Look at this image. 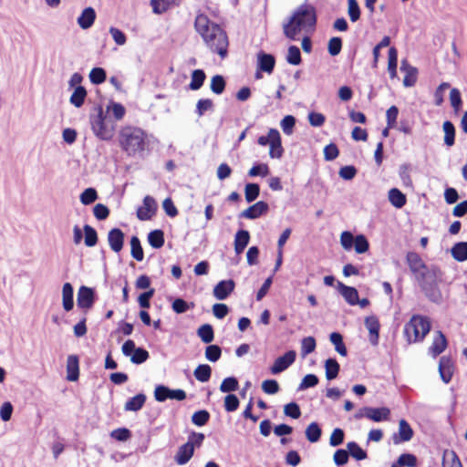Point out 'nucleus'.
<instances>
[{"instance_id":"f257e3e1","label":"nucleus","mask_w":467,"mask_h":467,"mask_svg":"<svg viewBox=\"0 0 467 467\" xmlns=\"http://www.w3.org/2000/svg\"><path fill=\"white\" fill-rule=\"evenodd\" d=\"M406 263L425 296L433 303H440L442 297L439 288L442 276L440 267L434 265L428 266L416 252L407 253Z\"/></svg>"},{"instance_id":"f03ea898","label":"nucleus","mask_w":467,"mask_h":467,"mask_svg":"<svg viewBox=\"0 0 467 467\" xmlns=\"http://www.w3.org/2000/svg\"><path fill=\"white\" fill-rule=\"evenodd\" d=\"M194 27L212 52L217 53L222 58L227 56L228 37L219 25L211 22L206 15L200 14L195 18Z\"/></svg>"},{"instance_id":"7ed1b4c3","label":"nucleus","mask_w":467,"mask_h":467,"mask_svg":"<svg viewBox=\"0 0 467 467\" xmlns=\"http://www.w3.org/2000/svg\"><path fill=\"white\" fill-rule=\"evenodd\" d=\"M316 24V8L310 4H303L294 11L287 22L284 23V35L290 40H296L303 28L314 27Z\"/></svg>"},{"instance_id":"20e7f679","label":"nucleus","mask_w":467,"mask_h":467,"mask_svg":"<svg viewBox=\"0 0 467 467\" xmlns=\"http://www.w3.org/2000/svg\"><path fill=\"white\" fill-rule=\"evenodd\" d=\"M119 142L128 156H141L148 145L147 134L140 128L127 126L120 130Z\"/></svg>"},{"instance_id":"39448f33","label":"nucleus","mask_w":467,"mask_h":467,"mask_svg":"<svg viewBox=\"0 0 467 467\" xmlns=\"http://www.w3.org/2000/svg\"><path fill=\"white\" fill-rule=\"evenodd\" d=\"M431 330L429 317L421 315H413L404 326V335L410 343L421 342Z\"/></svg>"},{"instance_id":"423d86ee","label":"nucleus","mask_w":467,"mask_h":467,"mask_svg":"<svg viewBox=\"0 0 467 467\" xmlns=\"http://www.w3.org/2000/svg\"><path fill=\"white\" fill-rule=\"evenodd\" d=\"M96 113L90 114L89 122L95 136L101 140H110L114 135V126L110 124L101 106L95 108Z\"/></svg>"},{"instance_id":"0eeeda50","label":"nucleus","mask_w":467,"mask_h":467,"mask_svg":"<svg viewBox=\"0 0 467 467\" xmlns=\"http://www.w3.org/2000/svg\"><path fill=\"white\" fill-rule=\"evenodd\" d=\"M121 351L124 356L130 357V362L136 365L146 362L150 358L149 351L143 348H136L135 342L131 339L123 343Z\"/></svg>"},{"instance_id":"6e6552de","label":"nucleus","mask_w":467,"mask_h":467,"mask_svg":"<svg viewBox=\"0 0 467 467\" xmlns=\"http://www.w3.org/2000/svg\"><path fill=\"white\" fill-rule=\"evenodd\" d=\"M154 398L159 402H163L168 399L183 400L186 399V392L183 389H171L165 385H158L154 389Z\"/></svg>"},{"instance_id":"1a4fd4ad","label":"nucleus","mask_w":467,"mask_h":467,"mask_svg":"<svg viewBox=\"0 0 467 467\" xmlns=\"http://www.w3.org/2000/svg\"><path fill=\"white\" fill-rule=\"evenodd\" d=\"M296 353L295 350H288L283 356L278 357L270 368L273 375H277L287 369L296 360Z\"/></svg>"},{"instance_id":"9d476101","label":"nucleus","mask_w":467,"mask_h":467,"mask_svg":"<svg viewBox=\"0 0 467 467\" xmlns=\"http://www.w3.org/2000/svg\"><path fill=\"white\" fill-rule=\"evenodd\" d=\"M96 300V294L93 288L81 285L78 291L77 305L82 309H90Z\"/></svg>"},{"instance_id":"9b49d317","label":"nucleus","mask_w":467,"mask_h":467,"mask_svg":"<svg viewBox=\"0 0 467 467\" xmlns=\"http://www.w3.org/2000/svg\"><path fill=\"white\" fill-rule=\"evenodd\" d=\"M414 431L408 421L404 419L399 421V431L392 435V441L398 445L410 441L413 437Z\"/></svg>"},{"instance_id":"f8f14e48","label":"nucleus","mask_w":467,"mask_h":467,"mask_svg":"<svg viewBox=\"0 0 467 467\" xmlns=\"http://www.w3.org/2000/svg\"><path fill=\"white\" fill-rule=\"evenodd\" d=\"M269 210V205L267 202L264 201H259L254 204L249 206L247 209L244 210L240 214V218H246L250 220H254L261 215L266 213Z\"/></svg>"},{"instance_id":"ddd939ff","label":"nucleus","mask_w":467,"mask_h":467,"mask_svg":"<svg viewBox=\"0 0 467 467\" xmlns=\"http://www.w3.org/2000/svg\"><path fill=\"white\" fill-rule=\"evenodd\" d=\"M365 327L368 330V340L372 346H378L380 324L379 318L372 315L365 318Z\"/></svg>"},{"instance_id":"4468645a","label":"nucleus","mask_w":467,"mask_h":467,"mask_svg":"<svg viewBox=\"0 0 467 467\" xmlns=\"http://www.w3.org/2000/svg\"><path fill=\"white\" fill-rule=\"evenodd\" d=\"M235 283L233 279L222 280L213 287V296L218 300H225L234 290Z\"/></svg>"},{"instance_id":"2eb2a0df","label":"nucleus","mask_w":467,"mask_h":467,"mask_svg":"<svg viewBox=\"0 0 467 467\" xmlns=\"http://www.w3.org/2000/svg\"><path fill=\"white\" fill-rule=\"evenodd\" d=\"M157 204L151 196H145L143 199V207H140L137 211V217L141 221L150 220L155 213Z\"/></svg>"},{"instance_id":"dca6fc26","label":"nucleus","mask_w":467,"mask_h":467,"mask_svg":"<svg viewBox=\"0 0 467 467\" xmlns=\"http://www.w3.org/2000/svg\"><path fill=\"white\" fill-rule=\"evenodd\" d=\"M447 345L448 342L445 335L439 330L436 332V336L434 337L433 341L428 349V353L432 358H437L446 349Z\"/></svg>"},{"instance_id":"f3484780","label":"nucleus","mask_w":467,"mask_h":467,"mask_svg":"<svg viewBox=\"0 0 467 467\" xmlns=\"http://www.w3.org/2000/svg\"><path fill=\"white\" fill-rule=\"evenodd\" d=\"M125 234L119 228H113L108 234V243L110 249L119 253L121 251L124 244Z\"/></svg>"},{"instance_id":"a211bd4d","label":"nucleus","mask_w":467,"mask_h":467,"mask_svg":"<svg viewBox=\"0 0 467 467\" xmlns=\"http://www.w3.org/2000/svg\"><path fill=\"white\" fill-rule=\"evenodd\" d=\"M364 415L366 418L376 421H383L387 420L389 417L390 410L386 407L381 408H371V407H364L363 408Z\"/></svg>"},{"instance_id":"6ab92c4d","label":"nucleus","mask_w":467,"mask_h":467,"mask_svg":"<svg viewBox=\"0 0 467 467\" xmlns=\"http://www.w3.org/2000/svg\"><path fill=\"white\" fill-rule=\"evenodd\" d=\"M275 66V58L273 55L260 51L257 54V68L260 71L271 74Z\"/></svg>"},{"instance_id":"aec40b11","label":"nucleus","mask_w":467,"mask_h":467,"mask_svg":"<svg viewBox=\"0 0 467 467\" xmlns=\"http://www.w3.org/2000/svg\"><path fill=\"white\" fill-rule=\"evenodd\" d=\"M439 373L441 380L444 383H449L451 380L453 374V362L451 358L443 356L439 362Z\"/></svg>"},{"instance_id":"412c9836","label":"nucleus","mask_w":467,"mask_h":467,"mask_svg":"<svg viewBox=\"0 0 467 467\" xmlns=\"http://www.w3.org/2000/svg\"><path fill=\"white\" fill-rule=\"evenodd\" d=\"M400 70L405 72L403 85L407 88L414 86L417 81V68L410 66L407 59H402L400 63Z\"/></svg>"},{"instance_id":"4be33fe9","label":"nucleus","mask_w":467,"mask_h":467,"mask_svg":"<svg viewBox=\"0 0 467 467\" xmlns=\"http://www.w3.org/2000/svg\"><path fill=\"white\" fill-rule=\"evenodd\" d=\"M337 288L340 295L350 306L357 305V302H358V292L355 287L348 286L338 281Z\"/></svg>"},{"instance_id":"5701e85b","label":"nucleus","mask_w":467,"mask_h":467,"mask_svg":"<svg viewBox=\"0 0 467 467\" xmlns=\"http://www.w3.org/2000/svg\"><path fill=\"white\" fill-rule=\"evenodd\" d=\"M271 142L269 155L273 159H279L283 155L280 133L275 129H271Z\"/></svg>"},{"instance_id":"b1692460","label":"nucleus","mask_w":467,"mask_h":467,"mask_svg":"<svg viewBox=\"0 0 467 467\" xmlns=\"http://www.w3.org/2000/svg\"><path fill=\"white\" fill-rule=\"evenodd\" d=\"M96 19V12L93 7H86L78 17V24L82 29L90 28Z\"/></svg>"},{"instance_id":"393cba45","label":"nucleus","mask_w":467,"mask_h":467,"mask_svg":"<svg viewBox=\"0 0 467 467\" xmlns=\"http://www.w3.org/2000/svg\"><path fill=\"white\" fill-rule=\"evenodd\" d=\"M62 306L68 312L74 307V289L70 283H65L62 287Z\"/></svg>"},{"instance_id":"a878e982","label":"nucleus","mask_w":467,"mask_h":467,"mask_svg":"<svg viewBox=\"0 0 467 467\" xmlns=\"http://www.w3.org/2000/svg\"><path fill=\"white\" fill-rule=\"evenodd\" d=\"M193 453L194 450L192 449V445L190 443H184L179 447L175 455V462L180 465H183L192 459Z\"/></svg>"},{"instance_id":"bb28decb","label":"nucleus","mask_w":467,"mask_h":467,"mask_svg":"<svg viewBox=\"0 0 467 467\" xmlns=\"http://www.w3.org/2000/svg\"><path fill=\"white\" fill-rule=\"evenodd\" d=\"M67 379L76 381L79 376L78 358L76 355H70L67 359Z\"/></svg>"},{"instance_id":"cd10ccee","label":"nucleus","mask_w":467,"mask_h":467,"mask_svg":"<svg viewBox=\"0 0 467 467\" xmlns=\"http://www.w3.org/2000/svg\"><path fill=\"white\" fill-rule=\"evenodd\" d=\"M147 397L144 393H138L134 397L130 398L125 405V411H139L145 404Z\"/></svg>"},{"instance_id":"c85d7f7f","label":"nucleus","mask_w":467,"mask_h":467,"mask_svg":"<svg viewBox=\"0 0 467 467\" xmlns=\"http://www.w3.org/2000/svg\"><path fill=\"white\" fill-rule=\"evenodd\" d=\"M181 0H150V5L154 14L161 15L171 6L179 5Z\"/></svg>"},{"instance_id":"c756f323","label":"nucleus","mask_w":467,"mask_h":467,"mask_svg":"<svg viewBox=\"0 0 467 467\" xmlns=\"http://www.w3.org/2000/svg\"><path fill=\"white\" fill-rule=\"evenodd\" d=\"M250 240V234L247 230L237 231L234 237V250L237 254L244 252Z\"/></svg>"},{"instance_id":"7c9ffc66","label":"nucleus","mask_w":467,"mask_h":467,"mask_svg":"<svg viewBox=\"0 0 467 467\" xmlns=\"http://www.w3.org/2000/svg\"><path fill=\"white\" fill-rule=\"evenodd\" d=\"M389 201L395 208L400 209L406 204L407 197L398 188H392L389 191Z\"/></svg>"},{"instance_id":"2f4dec72","label":"nucleus","mask_w":467,"mask_h":467,"mask_svg":"<svg viewBox=\"0 0 467 467\" xmlns=\"http://www.w3.org/2000/svg\"><path fill=\"white\" fill-rule=\"evenodd\" d=\"M451 254L457 262L467 260V242H458L451 248Z\"/></svg>"},{"instance_id":"473e14b6","label":"nucleus","mask_w":467,"mask_h":467,"mask_svg":"<svg viewBox=\"0 0 467 467\" xmlns=\"http://www.w3.org/2000/svg\"><path fill=\"white\" fill-rule=\"evenodd\" d=\"M442 467H462V464L454 451L444 450L442 453Z\"/></svg>"},{"instance_id":"72a5a7b5","label":"nucleus","mask_w":467,"mask_h":467,"mask_svg":"<svg viewBox=\"0 0 467 467\" xmlns=\"http://www.w3.org/2000/svg\"><path fill=\"white\" fill-rule=\"evenodd\" d=\"M206 79V74L202 69H194L191 74V82L189 88L191 90H199Z\"/></svg>"},{"instance_id":"f704fd0d","label":"nucleus","mask_w":467,"mask_h":467,"mask_svg":"<svg viewBox=\"0 0 467 467\" xmlns=\"http://www.w3.org/2000/svg\"><path fill=\"white\" fill-rule=\"evenodd\" d=\"M148 242L154 249L161 248L165 242L163 231L160 229L150 231L148 234Z\"/></svg>"},{"instance_id":"c9c22d12","label":"nucleus","mask_w":467,"mask_h":467,"mask_svg":"<svg viewBox=\"0 0 467 467\" xmlns=\"http://www.w3.org/2000/svg\"><path fill=\"white\" fill-rule=\"evenodd\" d=\"M326 378L327 380L335 379L340 370V366L335 358H327L325 362Z\"/></svg>"},{"instance_id":"e433bc0d","label":"nucleus","mask_w":467,"mask_h":467,"mask_svg":"<svg viewBox=\"0 0 467 467\" xmlns=\"http://www.w3.org/2000/svg\"><path fill=\"white\" fill-rule=\"evenodd\" d=\"M444 131V143L448 147H451L455 143V127L450 120H446L442 125Z\"/></svg>"},{"instance_id":"4c0bfd02","label":"nucleus","mask_w":467,"mask_h":467,"mask_svg":"<svg viewBox=\"0 0 467 467\" xmlns=\"http://www.w3.org/2000/svg\"><path fill=\"white\" fill-rule=\"evenodd\" d=\"M195 379L200 382H207L211 379L212 368L208 364L198 365L193 371Z\"/></svg>"},{"instance_id":"58836bf2","label":"nucleus","mask_w":467,"mask_h":467,"mask_svg":"<svg viewBox=\"0 0 467 467\" xmlns=\"http://www.w3.org/2000/svg\"><path fill=\"white\" fill-rule=\"evenodd\" d=\"M197 335L203 343H211L214 339L213 326L210 324L202 325L197 330Z\"/></svg>"},{"instance_id":"ea45409f","label":"nucleus","mask_w":467,"mask_h":467,"mask_svg":"<svg viewBox=\"0 0 467 467\" xmlns=\"http://www.w3.org/2000/svg\"><path fill=\"white\" fill-rule=\"evenodd\" d=\"M87 97V90L83 86H78L70 97V103L79 108L84 104Z\"/></svg>"},{"instance_id":"a19ab883","label":"nucleus","mask_w":467,"mask_h":467,"mask_svg":"<svg viewBox=\"0 0 467 467\" xmlns=\"http://www.w3.org/2000/svg\"><path fill=\"white\" fill-rule=\"evenodd\" d=\"M322 430L318 423L311 422L306 430V437L308 441L314 443L320 440Z\"/></svg>"},{"instance_id":"79ce46f5","label":"nucleus","mask_w":467,"mask_h":467,"mask_svg":"<svg viewBox=\"0 0 467 467\" xmlns=\"http://www.w3.org/2000/svg\"><path fill=\"white\" fill-rule=\"evenodd\" d=\"M347 448L349 455L357 461H362L368 457L367 452L356 441H349Z\"/></svg>"},{"instance_id":"37998d69","label":"nucleus","mask_w":467,"mask_h":467,"mask_svg":"<svg viewBox=\"0 0 467 467\" xmlns=\"http://www.w3.org/2000/svg\"><path fill=\"white\" fill-rule=\"evenodd\" d=\"M330 341L335 346L336 351L341 356L345 357L348 354L347 348L343 342V337L338 332H333L330 334Z\"/></svg>"},{"instance_id":"c03bdc74","label":"nucleus","mask_w":467,"mask_h":467,"mask_svg":"<svg viewBox=\"0 0 467 467\" xmlns=\"http://www.w3.org/2000/svg\"><path fill=\"white\" fill-rule=\"evenodd\" d=\"M397 67H398V52L395 47H390L389 49V62H388V71L391 78H394L397 76Z\"/></svg>"},{"instance_id":"a18cd8bd","label":"nucleus","mask_w":467,"mask_h":467,"mask_svg":"<svg viewBox=\"0 0 467 467\" xmlns=\"http://www.w3.org/2000/svg\"><path fill=\"white\" fill-rule=\"evenodd\" d=\"M225 87L226 81L222 75H215L212 78L210 88L214 94L221 95L223 93Z\"/></svg>"},{"instance_id":"49530a36","label":"nucleus","mask_w":467,"mask_h":467,"mask_svg":"<svg viewBox=\"0 0 467 467\" xmlns=\"http://www.w3.org/2000/svg\"><path fill=\"white\" fill-rule=\"evenodd\" d=\"M130 246H131V256L140 262L144 258L143 249L140 244V241L138 236H132L130 238Z\"/></svg>"},{"instance_id":"de8ad7c7","label":"nucleus","mask_w":467,"mask_h":467,"mask_svg":"<svg viewBox=\"0 0 467 467\" xmlns=\"http://www.w3.org/2000/svg\"><path fill=\"white\" fill-rule=\"evenodd\" d=\"M285 59L288 64L293 66H297L301 64L302 57L299 47L296 46H290L287 49V55Z\"/></svg>"},{"instance_id":"09e8293b","label":"nucleus","mask_w":467,"mask_h":467,"mask_svg":"<svg viewBox=\"0 0 467 467\" xmlns=\"http://www.w3.org/2000/svg\"><path fill=\"white\" fill-rule=\"evenodd\" d=\"M214 108L213 101L211 99H201L197 101L195 113L202 117L207 111H213Z\"/></svg>"},{"instance_id":"8fccbe9b","label":"nucleus","mask_w":467,"mask_h":467,"mask_svg":"<svg viewBox=\"0 0 467 467\" xmlns=\"http://www.w3.org/2000/svg\"><path fill=\"white\" fill-rule=\"evenodd\" d=\"M83 231L85 234V244L88 247H93L98 243V234L97 231L90 225L85 224L83 227Z\"/></svg>"},{"instance_id":"3c124183","label":"nucleus","mask_w":467,"mask_h":467,"mask_svg":"<svg viewBox=\"0 0 467 467\" xmlns=\"http://www.w3.org/2000/svg\"><path fill=\"white\" fill-rule=\"evenodd\" d=\"M260 193V186L257 183H247L244 188V195L247 202H253Z\"/></svg>"},{"instance_id":"603ef678","label":"nucleus","mask_w":467,"mask_h":467,"mask_svg":"<svg viewBox=\"0 0 467 467\" xmlns=\"http://www.w3.org/2000/svg\"><path fill=\"white\" fill-rule=\"evenodd\" d=\"M239 383L235 377H228L225 378L221 385H220V390L223 393H229L232 391H235L238 389Z\"/></svg>"},{"instance_id":"864d4df0","label":"nucleus","mask_w":467,"mask_h":467,"mask_svg":"<svg viewBox=\"0 0 467 467\" xmlns=\"http://www.w3.org/2000/svg\"><path fill=\"white\" fill-rule=\"evenodd\" d=\"M109 111L112 112L116 120L122 119L126 113V109H125L124 106L120 103L114 102V101H111L108 105L106 114Z\"/></svg>"},{"instance_id":"5fc2aeb1","label":"nucleus","mask_w":467,"mask_h":467,"mask_svg":"<svg viewBox=\"0 0 467 467\" xmlns=\"http://www.w3.org/2000/svg\"><path fill=\"white\" fill-rule=\"evenodd\" d=\"M107 74L104 68L102 67H94L91 69L89 73L90 82L95 85H99L106 80Z\"/></svg>"},{"instance_id":"6e6d98bb","label":"nucleus","mask_w":467,"mask_h":467,"mask_svg":"<svg viewBox=\"0 0 467 467\" xmlns=\"http://www.w3.org/2000/svg\"><path fill=\"white\" fill-rule=\"evenodd\" d=\"M348 14L353 23L360 18L361 11L357 0H348Z\"/></svg>"},{"instance_id":"4d7b16f0","label":"nucleus","mask_w":467,"mask_h":467,"mask_svg":"<svg viewBox=\"0 0 467 467\" xmlns=\"http://www.w3.org/2000/svg\"><path fill=\"white\" fill-rule=\"evenodd\" d=\"M210 420V413L206 410H201L194 412L192 416V421L196 426H203Z\"/></svg>"},{"instance_id":"13d9d810","label":"nucleus","mask_w":467,"mask_h":467,"mask_svg":"<svg viewBox=\"0 0 467 467\" xmlns=\"http://www.w3.org/2000/svg\"><path fill=\"white\" fill-rule=\"evenodd\" d=\"M222 356V348L218 345H209L205 348V358L211 362H216Z\"/></svg>"},{"instance_id":"bf43d9fd","label":"nucleus","mask_w":467,"mask_h":467,"mask_svg":"<svg viewBox=\"0 0 467 467\" xmlns=\"http://www.w3.org/2000/svg\"><path fill=\"white\" fill-rule=\"evenodd\" d=\"M316 339L313 337H304L301 341V354L303 357L312 353L316 348Z\"/></svg>"},{"instance_id":"052dcab7","label":"nucleus","mask_w":467,"mask_h":467,"mask_svg":"<svg viewBox=\"0 0 467 467\" xmlns=\"http://www.w3.org/2000/svg\"><path fill=\"white\" fill-rule=\"evenodd\" d=\"M342 49V39L339 36H333L329 39L327 50L330 56H337Z\"/></svg>"},{"instance_id":"680f3d73","label":"nucleus","mask_w":467,"mask_h":467,"mask_svg":"<svg viewBox=\"0 0 467 467\" xmlns=\"http://www.w3.org/2000/svg\"><path fill=\"white\" fill-rule=\"evenodd\" d=\"M295 125L296 118L292 115L285 116L280 123L283 132L286 135H291L293 133Z\"/></svg>"},{"instance_id":"e2e57ef3","label":"nucleus","mask_w":467,"mask_h":467,"mask_svg":"<svg viewBox=\"0 0 467 467\" xmlns=\"http://www.w3.org/2000/svg\"><path fill=\"white\" fill-rule=\"evenodd\" d=\"M354 247L357 254L366 253L369 248L368 241L363 234H358L355 237Z\"/></svg>"},{"instance_id":"0e129e2a","label":"nucleus","mask_w":467,"mask_h":467,"mask_svg":"<svg viewBox=\"0 0 467 467\" xmlns=\"http://www.w3.org/2000/svg\"><path fill=\"white\" fill-rule=\"evenodd\" d=\"M110 437L118 441H126L130 439L131 431L125 427L118 428L110 432Z\"/></svg>"},{"instance_id":"69168bd1","label":"nucleus","mask_w":467,"mask_h":467,"mask_svg":"<svg viewBox=\"0 0 467 467\" xmlns=\"http://www.w3.org/2000/svg\"><path fill=\"white\" fill-rule=\"evenodd\" d=\"M269 174V167L265 163L254 164L248 171L250 177L262 176L265 177Z\"/></svg>"},{"instance_id":"338daca9","label":"nucleus","mask_w":467,"mask_h":467,"mask_svg":"<svg viewBox=\"0 0 467 467\" xmlns=\"http://www.w3.org/2000/svg\"><path fill=\"white\" fill-rule=\"evenodd\" d=\"M98 199L97 191L94 188H87L80 194V202L84 205H88L94 202Z\"/></svg>"},{"instance_id":"774afa93","label":"nucleus","mask_w":467,"mask_h":467,"mask_svg":"<svg viewBox=\"0 0 467 467\" xmlns=\"http://www.w3.org/2000/svg\"><path fill=\"white\" fill-rule=\"evenodd\" d=\"M240 401L235 394H228L224 398V409L228 412L235 411L239 407Z\"/></svg>"}]
</instances>
